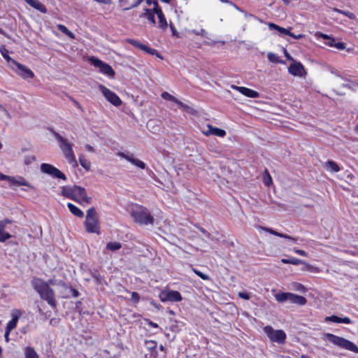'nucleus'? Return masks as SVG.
<instances>
[{
  "label": "nucleus",
  "instance_id": "obj_24",
  "mask_svg": "<svg viewBox=\"0 0 358 358\" xmlns=\"http://www.w3.org/2000/svg\"><path fill=\"white\" fill-rule=\"evenodd\" d=\"M100 71L109 77H113L115 76V71L108 64L104 63L101 67Z\"/></svg>",
  "mask_w": 358,
  "mask_h": 358
},
{
  "label": "nucleus",
  "instance_id": "obj_32",
  "mask_svg": "<svg viewBox=\"0 0 358 358\" xmlns=\"http://www.w3.org/2000/svg\"><path fill=\"white\" fill-rule=\"evenodd\" d=\"M0 117L4 122H7L11 117L8 111L4 107H3L1 105H0Z\"/></svg>",
  "mask_w": 358,
  "mask_h": 358
},
{
  "label": "nucleus",
  "instance_id": "obj_8",
  "mask_svg": "<svg viewBox=\"0 0 358 358\" xmlns=\"http://www.w3.org/2000/svg\"><path fill=\"white\" fill-rule=\"evenodd\" d=\"M40 169L41 172L50 175L53 178L62 179L64 180H66V176L52 164L43 163L41 165Z\"/></svg>",
  "mask_w": 358,
  "mask_h": 358
},
{
  "label": "nucleus",
  "instance_id": "obj_3",
  "mask_svg": "<svg viewBox=\"0 0 358 358\" xmlns=\"http://www.w3.org/2000/svg\"><path fill=\"white\" fill-rule=\"evenodd\" d=\"M50 131L55 138L59 141V148L62 150L64 157L69 161L70 164H72L73 166H77L78 162L72 150V145L69 143L66 138H63L59 133L56 132L52 129H51Z\"/></svg>",
  "mask_w": 358,
  "mask_h": 358
},
{
  "label": "nucleus",
  "instance_id": "obj_52",
  "mask_svg": "<svg viewBox=\"0 0 358 358\" xmlns=\"http://www.w3.org/2000/svg\"><path fill=\"white\" fill-rule=\"evenodd\" d=\"M64 285L68 288L69 289V292H71V295L73 296V297H78V295H79V292L78 290H76V289L71 287H67L66 286V285L64 283Z\"/></svg>",
  "mask_w": 358,
  "mask_h": 358
},
{
  "label": "nucleus",
  "instance_id": "obj_30",
  "mask_svg": "<svg viewBox=\"0 0 358 358\" xmlns=\"http://www.w3.org/2000/svg\"><path fill=\"white\" fill-rule=\"evenodd\" d=\"M159 19V25L158 27L162 29H165L167 27V22L166 17L162 11H160L158 15H157Z\"/></svg>",
  "mask_w": 358,
  "mask_h": 358
},
{
  "label": "nucleus",
  "instance_id": "obj_45",
  "mask_svg": "<svg viewBox=\"0 0 358 358\" xmlns=\"http://www.w3.org/2000/svg\"><path fill=\"white\" fill-rule=\"evenodd\" d=\"M192 271L196 275H197L201 279H203V280H210V277L208 275L203 273L202 272L198 271L197 269H196V268H194L193 267H192Z\"/></svg>",
  "mask_w": 358,
  "mask_h": 358
},
{
  "label": "nucleus",
  "instance_id": "obj_40",
  "mask_svg": "<svg viewBox=\"0 0 358 358\" xmlns=\"http://www.w3.org/2000/svg\"><path fill=\"white\" fill-rule=\"evenodd\" d=\"M145 346L148 352L157 349V343L154 341H145Z\"/></svg>",
  "mask_w": 358,
  "mask_h": 358
},
{
  "label": "nucleus",
  "instance_id": "obj_17",
  "mask_svg": "<svg viewBox=\"0 0 358 358\" xmlns=\"http://www.w3.org/2000/svg\"><path fill=\"white\" fill-rule=\"evenodd\" d=\"M25 2L31 7L35 8L42 13H46L48 11L45 5L41 3L38 0H27Z\"/></svg>",
  "mask_w": 358,
  "mask_h": 358
},
{
  "label": "nucleus",
  "instance_id": "obj_53",
  "mask_svg": "<svg viewBox=\"0 0 358 358\" xmlns=\"http://www.w3.org/2000/svg\"><path fill=\"white\" fill-rule=\"evenodd\" d=\"M144 0H137L134 4H132L131 6H130L129 7L124 8V10H129L131 8H136V7L138 6Z\"/></svg>",
  "mask_w": 358,
  "mask_h": 358
},
{
  "label": "nucleus",
  "instance_id": "obj_23",
  "mask_svg": "<svg viewBox=\"0 0 358 358\" xmlns=\"http://www.w3.org/2000/svg\"><path fill=\"white\" fill-rule=\"evenodd\" d=\"M67 206H68L70 212L72 214H73L75 216H76L78 217H80V218L84 217L83 212L80 208H78V207H76V206L72 204L71 203H69L67 204Z\"/></svg>",
  "mask_w": 358,
  "mask_h": 358
},
{
  "label": "nucleus",
  "instance_id": "obj_59",
  "mask_svg": "<svg viewBox=\"0 0 358 358\" xmlns=\"http://www.w3.org/2000/svg\"><path fill=\"white\" fill-rule=\"evenodd\" d=\"M343 15L348 17L350 19H352V20H354L356 17V16L354 13H350L349 11H344Z\"/></svg>",
  "mask_w": 358,
  "mask_h": 358
},
{
  "label": "nucleus",
  "instance_id": "obj_37",
  "mask_svg": "<svg viewBox=\"0 0 358 358\" xmlns=\"http://www.w3.org/2000/svg\"><path fill=\"white\" fill-rule=\"evenodd\" d=\"M79 162L80 165L86 170L89 171L91 167V163L90 161L85 159L84 156L80 155L79 157Z\"/></svg>",
  "mask_w": 358,
  "mask_h": 358
},
{
  "label": "nucleus",
  "instance_id": "obj_4",
  "mask_svg": "<svg viewBox=\"0 0 358 358\" xmlns=\"http://www.w3.org/2000/svg\"><path fill=\"white\" fill-rule=\"evenodd\" d=\"M131 216L136 222L141 225H152L155 220L148 209L142 206H137L133 208L131 212Z\"/></svg>",
  "mask_w": 358,
  "mask_h": 358
},
{
  "label": "nucleus",
  "instance_id": "obj_47",
  "mask_svg": "<svg viewBox=\"0 0 358 358\" xmlns=\"http://www.w3.org/2000/svg\"><path fill=\"white\" fill-rule=\"evenodd\" d=\"M34 161H36V157L34 155H27L24 159V163L26 165H29Z\"/></svg>",
  "mask_w": 358,
  "mask_h": 358
},
{
  "label": "nucleus",
  "instance_id": "obj_18",
  "mask_svg": "<svg viewBox=\"0 0 358 358\" xmlns=\"http://www.w3.org/2000/svg\"><path fill=\"white\" fill-rule=\"evenodd\" d=\"M0 52L2 55V56L3 57V58L8 62L9 66L11 69H14V66L17 64V62H16L15 59H12L8 55V53H9L8 50L4 46H1L0 48Z\"/></svg>",
  "mask_w": 358,
  "mask_h": 358
},
{
  "label": "nucleus",
  "instance_id": "obj_50",
  "mask_svg": "<svg viewBox=\"0 0 358 358\" xmlns=\"http://www.w3.org/2000/svg\"><path fill=\"white\" fill-rule=\"evenodd\" d=\"M268 59L270 62H275V63H278L280 62L278 57L276 56V55L272 53V52H269L268 54Z\"/></svg>",
  "mask_w": 358,
  "mask_h": 358
},
{
  "label": "nucleus",
  "instance_id": "obj_27",
  "mask_svg": "<svg viewBox=\"0 0 358 358\" xmlns=\"http://www.w3.org/2000/svg\"><path fill=\"white\" fill-rule=\"evenodd\" d=\"M25 358H39L35 350L30 346H27L24 349Z\"/></svg>",
  "mask_w": 358,
  "mask_h": 358
},
{
  "label": "nucleus",
  "instance_id": "obj_16",
  "mask_svg": "<svg viewBox=\"0 0 358 358\" xmlns=\"http://www.w3.org/2000/svg\"><path fill=\"white\" fill-rule=\"evenodd\" d=\"M21 315V312L19 310H13L12 312V320L8 322L6 325V329L8 331H12L16 327L17 321L19 320L20 316Z\"/></svg>",
  "mask_w": 358,
  "mask_h": 358
},
{
  "label": "nucleus",
  "instance_id": "obj_46",
  "mask_svg": "<svg viewBox=\"0 0 358 358\" xmlns=\"http://www.w3.org/2000/svg\"><path fill=\"white\" fill-rule=\"evenodd\" d=\"M293 287H294V289L296 291H298V292L304 293L306 291V287L303 285L298 283V282L294 283Z\"/></svg>",
  "mask_w": 358,
  "mask_h": 358
},
{
  "label": "nucleus",
  "instance_id": "obj_57",
  "mask_svg": "<svg viewBox=\"0 0 358 358\" xmlns=\"http://www.w3.org/2000/svg\"><path fill=\"white\" fill-rule=\"evenodd\" d=\"M238 296L245 300H248L250 299V294L247 292H239Z\"/></svg>",
  "mask_w": 358,
  "mask_h": 358
},
{
  "label": "nucleus",
  "instance_id": "obj_43",
  "mask_svg": "<svg viewBox=\"0 0 358 358\" xmlns=\"http://www.w3.org/2000/svg\"><path fill=\"white\" fill-rule=\"evenodd\" d=\"M128 43H129L130 44H131L132 45L141 49L143 50V48H145V45L140 43L139 41H136V40H134V39H128L127 40Z\"/></svg>",
  "mask_w": 358,
  "mask_h": 358
},
{
  "label": "nucleus",
  "instance_id": "obj_49",
  "mask_svg": "<svg viewBox=\"0 0 358 358\" xmlns=\"http://www.w3.org/2000/svg\"><path fill=\"white\" fill-rule=\"evenodd\" d=\"M157 349H155L154 350H151L150 352L145 353V358H157Z\"/></svg>",
  "mask_w": 358,
  "mask_h": 358
},
{
  "label": "nucleus",
  "instance_id": "obj_56",
  "mask_svg": "<svg viewBox=\"0 0 358 358\" xmlns=\"http://www.w3.org/2000/svg\"><path fill=\"white\" fill-rule=\"evenodd\" d=\"M334 47L339 50H344L345 48V45L343 42H336Z\"/></svg>",
  "mask_w": 358,
  "mask_h": 358
},
{
  "label": "nucleus",
  "instance_id": "obj_36",
  "mask_svg": "<svg viewBox=\"0 0 358 358\" xmlns=\"http://www.w3.org/2000/svg\"><path fill=\"white\" fill-rule=\"evenodd\" d=\"M281 262L283 264H291L293 265H299L301 263H303V260L293 257V258H290V259H282Z\"/></svg>",
  "mask_w": 358,
  "mask_h": 358
},
{
  "label": "nucleus",
  "instance_id": "obj_38",
  "mask_svg": "<svg viewBox=\"0 0 358 358\" xmlns=\"http://www.w3.org/2000/svg\"><path fill=\"white\" fill-rule=\"evenodd\" d=\"M162 97L164 99H166V100H169V101H173L174 103H176V104H178V103L180 102V100L178 99L177 98H176L175 96H173V95L170 94L169 92H164L162 94Z\"/></svg>",
  "mask_w": 358,
  "mask_h": 358
},
{
  "label": "nucleus",
  "instance_id": "obj_41",
  "mask_svg": "<svg viewBox=\"0 0 358 358\" xmlns=\"http://www.w3.org/2000/svg\"><path fill=\"white\" fill-rule=\"evenodd\" d=\"M58 29L65 34L66 35H67L68 36H69L71 38H74V34L71 31H69L64 25H62V24H59L58 25Z\"/></svg>",
  "mask_w": 358,
  "mask_h": 358
},
{
  "label": "nucleus",
  "instance_id": "obj_58",
  "mask_svg": "<svg viewBox=\"0 0 358 358\" xmlns=\"http://www.w3.org/2000/svg\"><path fill=\"white\" fill-rule=\"evenodd\" d=\"M214 127L210 124L208 125V129L203 132L206 136L213 135V130Z\"/></svg>",
  "mask_w": 358,
  "mask_h": 358
},
{
  "label": "nucleus",
  "instance_id": "obj_39",
  "mask_svg": "<svg viewBox=\"0 0 358 358\" xmlns=\"http://www.w3.org/2000/svg\"><path fill=\"white\" fill-rule=\"evenodd\" d=\"M147 127L152 133H156L159 130V125H156L154 120H149L147 123Z\"/></svg>",
  "mask_w": 358,
  "mask_h": 358
},
{
  "label": "nucleus",
  "instance_id": "obj_5",
  "mask_svg": "<svg viewBox=\"0 0 358 358\" xmlns=\"http://www.w3.org/2000/svg\"><path fill=\"white\" fill-rule=\"evenodd\" d=\"M84 226L87 233L100 234V225L96 209L92 207L87 210Z\"/></svg>",
  "mask_w": 358,
  "mask_h": 358
},
{
  "label": "nucleus",
  "instance_id": "obj_60",
  "mask_svg": "<svg viewBox=\"0 0 358 358\" xmlns=\"http://www.w3.org/2000/svg\"><path fill=\"white\" fill-rule=\"evenodd\" d=\"M336 41L334 38L330 37L329 40H327V44L329 46L334 47L335 45Z\"/></svg>",
  "mask_w": 358,
  "mask_h": 358
},
{
  "label": "nucleus",
  "instance_id": "obj_48",
  "mask_svg": "<svg viewBox=\"0 0 358 358\" xmlns=\"http://www.w3.org/2000/svg\"><path fill=\"white\" fill-rule=\"evenodd\" d=\"M154 8L152 10V12L155 14L158 15L160 11H162V9L159 7L158 2L157 0H153Z\"/></svg>",
  "mask_w": 358,
  "mask_h": 358
},
{
  "label": "nucleus",
  "instance_id": "obj_54",
  "mask_svg": "<svg viewBox=\"0 0 358 358\" xmlns=\"http://www.w3.org/2000/svg\"><path fill=\"white\" fill-rule=\"evenodd\" d=\"M131 299L132 301H134L135 303H138L140 300V296L139 294L137 293V292H133L131 293Z\"/></svg>",
  "mask_w": 358,
  "mask_h": 358
},
{
  "label": "nucleus",
  "instance_id": "obj_12",
  "mask_svg": "<svg viewBox=\"0 0 358 358\" xmlns=\"http://www.w3.org/2000/svg\"><path fill=\"white\" fill-rule=\"evenodd\" d=\"M288 72L294 76L305 77L306 71L301 63L294 61L288 68Z\"/></svg>",
  "mask_w": 358,
  "mask_h": 358
},
{
  "label": "nucleus",
  "instance_id": "obj_34",
  "mask_svg": "<svg viewBox=\"0 0 358 358\" xmlns=\"http://www.w3.org/2000/svg\"><path fill=\"white\" fill-rule=\"evenodd\" d=\"M122 248V244L119 242H109L106 245V249L111 251H116Z\"/></svg>",
  "mask_w": 358,
  "mask_h": 358
},
{
  "label": "nucleus",
  "instance_id": "obj_28",
  "mask_svg": "<svg viewBox=\"0 0 358 358\" xmlns=\"http://www.w3.org/2000/svg\"><path fill=\"white\" fill-rule=\"evenodd\" d=\"M300 264L303 265V267L301 268V271H310L311 273H318L319 269L317 267H315L308 262L303 260V263H301Z\"/></svg>",
  "mask_w": 358,
  "mask_h": 358
},
{
  "label": "nucleus",
  "instance_id": "obj_31",
  "mask_svg": "<svg viewBox=\"0 0 358 358\" xmlns=\"http://www.w3.org/2000/svg\"><path fill=\"white\" fill-rule=\"evenodd\" d=\"M3 222L0 221V242H5L11 237V235L4 231Z\"/></svg>",
  "mask_w": 358,
  "mask_h": 358
},
{
  "label": "nucleus",
  "instance_id": "obj_14",
  "mask_svg": "<svg viewBox=\"0 0 358 358\" xmlns=\"http://www.w3.org/2000/svg\"><path fill=\"white\" fill-rule=\"evenodd\" d=\"M117 155L141 169H144L145 168V164L143 162L134 158L133 155H129L122 152H119Z\"/></svg>",
  "mask_w": 358,
  "mask_h": 358
},
{
  "label": "nucleus",
  "instance_id": "obj_35",
  "mask_svg": "<svg viewBox=\"0 0 358 358\" xmlns=\"http://www.w3.org/2000/svg\"><path fill=\"white\" fill-rule=\"evenodd\" d=\"M143 51L146 52L147 53L152 55H156L158 58L163 59L162 55L155 49L150 48V47L145 45V48L143 49Z\"/></svg>",
  "mask_w": 358,
  "mask_h": 358
},
{
  "label": "nucleus",
  "instance_id": "obj_13",
  "mask_svg": "<svg viewBox=\"0 0 358 358\" xmlns=\"http://www.w3.org/2000/svg\"><path fill=\"white\" fill-rule=\"evenodd\" d=\"M13 69L15 70L18 75L23 79H31L34 76V74L31 70L18 62H17V64L14 66Z\"/></svg>",
  "mask_w": 358,
  "mask_h": 358
},
{
  "label": "nucleus",
  "instance_id": "obj_7",
  "mask_svg": "<svg viewBox=\"0 0 358 358\" xmlns=\"http://www.w3.org/2000/svg\"><path fill=\"white\" fill-rule=\"evenodd\" d=\"M264 331L271 341L279 344H282L285 342L286 334L284 331L275 330L272 327L268 325L264 327Z\"/></svg>",
  "mask_w": 358,
  "mask_h": 358
},
{
  "label": "nucleus",
  "instance_id": "obj_62",
  "mask_svg": "<svg viewBox=\"0 0 358 358\" xmlns=\"http://www.w3.org/2000/svg\"><path fill=\"white\" fill-rule=\"evenodd\" d=\"M288 36H289L295 39H301L304 36L303 34L295 35L294 34L292 33L291 31L289 32V34Z\"/></svg>",
  "mask_w": 358,
  "mask_h": 358
},
{
  "label": "nucleus",
  "instance_id": "obj_51",
  "mask_svg": "<svg viewBox=\"0 0 358 358\" xmlns=\"http://www.w3.org/2000/svg\"><path fill=\"white\" fill-rule=\"evenodd\" d=\"M192 32L196 35L202 36L207 38V32L203 29H201L199 30L193 29Z\"/></svg>",
  "mask_w": 358,
  "mask_h": 358
},
{
  "label": "nucleus",
  "instance_id": "obj_44",
  "mask_svg": "<svg viewBox=\"0 0 358 358\" xmlns=\"http://www.w3.org/2000/svg\"><path fill=\"white\" fill-rule=\"evenodd\" d=\"M90 61L91 62V63L96 67H99V69H101V67L103 66V64H104V62H103L101 60L94 57H92L90 59Z\"/></svg>",
  "mask_w": 358,
  "mask_h": 358
},
{
  "label": "nucleus",
  "instance_id": "obj_20",
  "mask_svg": "<svg viewBox=\"0 0 358 358\" xmlns=\"http://www.w3.org/2000/svg\"><path fill=\"white\" fill-rule=\"evenodd\" d=\"M325 321L327 322H332L335 323H345L350 324L352 322L351 320L349 317H340L336 315H332L329 317H327L325 318Z\"/></svg>",
  "mask_w": 358,
  "mask_h": 358
},
{
  "label": "nucleus",
  "instance_id": "obj_2",
  "mask_svg": "<svg viewBox=\"0 0 358 358\" xmlns=\"http://www.w3.org/2000/svg\"><path fill=\"white\" fill-rule=\"evenodd\" d=\"M32 285L40 294L41 298L45 300L52 308H55L57 302L55 299L54 291L50 287L48 283L41 279H36L32 282Z\"/></svg>",
  "mask_w": 358,
  "mask_h": 358
},
{
  "label": "nucleus",
  "instance_id": "obj_21",
  "mask_svg": "<svg viewBox=\"0 0 358 358\" xmlns=\"http://www.w3.org/2000/svg\"><path fill=\"white\" fill-rule=\"evenodd\" d=\"M290 296H291L290 302L292 303H296V304H298L300 306H303V305H305L307 302V299L304 296H299V295L292 294V293Z\"/></svg>",
  "mask_w": 358,
  "mask_h": 358
},
{
  "label": "nucleus",
  "instance_id": "obj_1",
  "mask_svg": "<svg viewBox=\"0 0 358 358\" xmlns=\"http://www.w3.org/2000/svg\"><path fill=\"white\" fill-rule=\"evenodd\" d=\"M62 195L80 204L92 203V197L87 196L85 189L78 185L62 187Z\"/></svg>",
  "mask_w": 358,
  "mask_h": 358
},
{
  "label": "nucleus",
  "instance_id": "obj_6",
  "mask_svg": "<svg viewBox=\"0 0 358 358\" xmlns=\"http://www.w3.org/2000/svg\"><path fill=\"white\" fill-rule=\"evenodd\" d=\"M324 337L327 338L329 342L341 348L358 353V347L352 342L343 337H339L330 333L324 334Z\"/></svg>",
  "mask_w": 358,
  "mask_h": 358
},
{
  "label": "nucleus",
  "instance_id": "obj_10",
  "mask_svg": "<svg viewBox=\"0 0 358 358\" xmlns=\"http://www.w3.org/2000/svg\"><path fill=\"white\" fill-rule=\"evenodd\" d=\"M99 89L102 92L105 98L115 106H119L122 103L121 99L113 92L106 87L103 85H99Z\"/></svg>",
  "mask_w": 358,
  "mask_h": 358
},
{
  "label": "nucleus",
  "instance_id": "obj_9",
  "mask_svg": "<svg viewBox=\"0 0 358 358\" xmlns=\"http://www.w3.org/2000/svg\"><path fill=\"white\" fill-rule=\"evenodd\" d=\"M159 297L163 302L173 301L178 302L182 300L181 294L178 291L174 290H163L160 292Z\"/></svg>",
  "mask_w": 358,
  "mask_h": 358
},
{
  "label": "nucleus",
  "instance_id": "obj_55",
  "mask_svg": "<svg viewBox=\"0 0 358 358\" xmlns=\"http://www.w3.org/2000/svg\"><path fill=\"white\" fill-rule=\"evenodd\" d=\"M294 251L295 253H296V254H298V255H299L301 256L308 257L307 252L306 251L303 250L294 248Z\"/></svg>",
  "mask_w": 358,
  "mask_h": 358
},
{
  "label": "nucleus",
  "instance_id": "obj_15",
  "mask_svg": "<svg viewBox=\"0 0 358 358\" xmlns=\"http://www.w3.org/2000/svg\"><path fill=\"white\" fill-rule=\"evenodd\" d=\"M231 87L233 89L238 90L242 94H243L248 97H250V98L259 97V93L255 90H251V89H249V88H247L245 87H238L236 85H232Z\"/></svg>",
  "mask_w": 358,
  "mask_h": 358
},
{
  "label": "nucleus",
  "instance_id": "obj_29",
  "mask_svg": "<svg viewBox=\"0 0 358 358\" xmlns=\"http://www.w3.org/2000/svg\"><path fill=\"white\" fill-rule=\"evenodd\" d=\"M180 108H182L185 112L193 115H198V112L194 108L187 106V104L184 103L183 102L180 101L178 104Z\"/></svg>",
  "mask_w": 358,
  "mask_h": 358
},
{
  "label": "nucleus",
  "instance_id": "obj_63",
  "mask_svg": "<svg viewBox=\"0 0 358 358\" xmlns=\"http://www.w3.org/2000/svg\"><path fill=\"white\" fill-rule=\"evenodd\" d=\"M284 54L287 60H290L292 62L294 61V59L292 58V57L289 55V53L287 52V50L285 48H284Z\"/></svg>",
  "mask_w": 358,
  "mask_h": 358
},
{
  "label": "nucleus",
  "instance_id": "obj_61",
  "mask_svg": "<svg viewBox=\"0 0 358 358\" xmlns=\"http://www.w3.org/2000/svg\"><path fill=\"white\" fill-rule=\"evenodd\" d=\"M266 173L267 174V176H268V179L266 180V178L264 179V184L266 185V186H269L270 185V183L271 182V176H269L268 171L266 170L265 171Z\"/></svg>",
  "mask_w": 358,
  "mask_h": 358
},
{
  "label": "nucleus",
  "instance_id": "obj_25",
  "mask_svg": "<svg viewBox=\"0 0 358 358\" xmlns=\"http://www.w3.org/2000/svg\"><path fill=\"white\" fill-rule=\"evenodd\" d=\"M268 27L270 29H275V30H277L281 34H284V35H289V29H285V28H283V27H281L274 23H268Z\"/></svg>",
  "mask_w": 358,
  "mask_h": 358
},
{
  "label": "nucleus",
  "instance_id": "obj_26",
  "mask_svg": "<svg viewBox=\"0 0 358 358\" xmlns=\"http://www.w3.org/2000/svg\"><path fill=\"white\" fill-rule=\"evenodd\" d=\"M141 17H146L153 25L156 23L154 13L152 12L151 9L145 8V12L141 15Z\"/></svg>",
  "mask_w": 358,
  "mask_h": 358
},
{
  "label": "nucleus",
  "instance_id": "obj_22",
  "mask_svg": "<svg viewBox=\"0 0 358 358\" xmlns=\"http://www.w3.org/2000/svg\"><path fill=\"white\" fill-rule=\"evenodd\" d=\"M291 294H292V293H289V292L277 293L275 295V298L276 301H278L279 303H282V302H285L287 301H290Z\"/></svg>",
  "mask_w": 358,
  "mask_h": 358
},
{
  "label": "nucleus",
  "instance_id": "obj_64",
  "mask_svg": "<svg viewBox=\"0 0 358 358\" xmlns=\"http://www.w3.org/2000/svg\"><path fill=\"white\" fill-rule=\"evenodd\" d=\"M198 229L200 230V231L201 233H203L204 235H206L207 238H210V235L206 229H204L202 227H198Z\"/></svg>",
  "mask_w": 358,
  "mask_h": 358
},
{
  "label": "nucleus",
  "instance_id": "obj_42",
  "mask_svg": "<svg viewBox=\"0 0 358 358\" xmlns=\"http://www.w3.org/2000/svg\"><path fill=\"white\" fill-rule=\"evenodd\" d=\"M213 130V135L223 137L226 135V131L220 128L214 127L213 129H211Z\"/></svg>",
  "mask_w": 358,
  "mask_h": 358
},
{
  "label": "nucleus",
  "instance_id": "obj_33",
  "mask_svg": "<svg viewBox=\"0 0 358 358\" xmlns=\"http://www.w3.org/2000/svg\"><path fill=\"white\" fill-rule=\"evenodd\" d=\"M325 166L327 169H329L331 171L333 172H338L340 170L338 165L336 162L331 160H329L326 163Z\"/></svg>",
  "mask_w": 358,
  "mask_h": 358
},
{
  "label": "nucleus",
  "instance_id": "obj_19",
  "mask_svg": "<svg viewBox=\"0 0 358 358\" xmlns=\"http://www.w3.org/2000/svg\"><path fill=\"white\" fill-rule=\"evenodd\" d=\"M262 230H264L273 235H275V236H279V237H281V238H287V239H289V240H291L293 242H296L297 241V238H294V237H292V236H290L289 235H287V234H282V233H280V232H278L271 228H266V227H260Z\"/></svg>",
  "mask_w": 358,
  "mask_h": 358
},
{
  "label": "nucleus",
  "instance_id": "obj_11",
  "mask_svg": "<svg viewBox=\"0 0 358 358\" xmlns=\"http://www.w3.org/2000/svg\"><path fill=\"white\" fill-rule=\"evenodd\" d=\"M0 180H8L10 182L11 185L17 186H27L30 189H34V186H32L29 182L27 181V180H25L23 177L21 176L15 178L3 175L1 173H0Z\"/></svg>",
  "mask_w": 358,
  "mask_h": 358
}]
</instances>
